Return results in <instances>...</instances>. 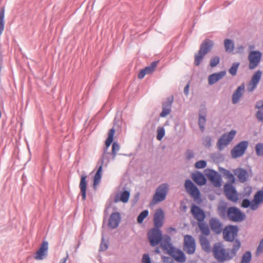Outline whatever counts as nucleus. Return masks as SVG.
Returning <instances> with one entry per match:
<instances>
[{
    "mask_svg": "<svg viewBox=\"0 0 263 263\" xmlns=\"http://www.w3.org/2000/svg\"><path fill=\"white\" fill-rule=\"evenodd\" d=\"M214 45V42L209 39H205L201 43L198 53L195 54L194 64L195 66L200 64L204 56L212 50Z\"/></svg>",
    "mask_w": 263,
    "mask_h": 263,
    "instance_id": "obj_3",
    "label": "nucleus"
},
{
    "mask_svg": "<svg viewBox=\"0 0 263 263\" xmlns=\"http://www.w3.org/2000/svg\"><path fill=\"white\" fill-rule=\"evenodd\" d=\"M249 142L244 140L237 144L231 150L232 158H237L241 157L245 154L248 146Z\"/></svg>",
    "mask_w": 263,
    "mask_h": 263,
    "instance_id": "obj_8",
    "label": "nucleus"
},
{
    "mask_svg": "<svg viewBox=\"0 0 263 263\" xmlns=\"http://www.w3.org/2000/svg\"><path fill=\"white\" fill-rule=\"evenodd\" d=\"M180 209L183 212H185L186 211L187 206L183 202H181L180 203Z\"/></svg>",
    "mask_w": 263,
    "mask_h": 263,
    "instance_id": "obj_58",
    "label": "nucleus"
},
{
    "mask_svg": "<svg viewBox=\"0 0 263 263\" xmlns=\"http://www.w3.org/2000/svg\"><path fill=\"white\" fill-rule=\"evenodd\" d=\"M171 238L170 236L165 235L164 239L161 241V247L164 251L169 255L172 254L173 251H175V248L171 242Z\"/></svg>",
    "mask_w": 263,
    "mask_h": 263,
    "instance_id": "obj_15",
    "label": "nucleus"
},
{
    "mask_svg": "<svg viewBox=\"0 0 263 263\" xmlns=\"http://www.w3.org/2000/svg\"><path fill=\"white\" fill-rule=\"evenodd\" d=\"M226 74L225 70L221 71L219 72L214 73L210 74L208 78V83L210 85H213L222 79Z\"/></svg>",
    "mask_w": 263,
    "mask_h": 263,
    "instance_id": "obj_22",
    "label": "nucleus"
},
{
    "mask_svg": "<svg viewBox=\"0 0 263 263\" xmlns=\"http://www.w3.org/2000/svg\"><path fill=\"white\" fill-rule=\"evenodd\" d=\"M87 176L85 175H82L81 176V180L79 187L81 190V194L82 195V200L84 201L86 197V189H87Z\"/></svg>",
    "mask_w": 263,
    "mask_h": 263,
    "instance_id": "obj_25",
    "label": "nucleus"
},
{
    "mask_svg": "<svg viewBox=\"0 0 263 263\" xmlns=\"http://www.w3.org/2000/svg\"><path fill=\"white\" fill-rule=\"evenodd\" d=\"M224 46L226 52H232L234 49V44L233 42L229 39H225L224 41Z\"/></svg>",
    "mask_w": 263,
    "mask_h": 263,
    "instance_id": "obj_31",
    "label": "nucleus"
},
{
    "mask_svg": "<svg viewBox=\"0 0 263 263\" xmlns=\"http://www.w3.org/2000/svg\"><path fill=\"white\" fill-rule=\"evenodd\" d=\"M142 261L143 263H152L151 259L149 254H143L142 258Z\"/></svg>",
    "mask_w": 263,
    "mask_h": 263,
    "instance_id": "obj_51",
    "label": "nucleus"
},
{
    "mask_svg": "<svg viewBox=\"0 0 263 263\" xmlns=\"http://www.w3.org/2000/svg\"><path fill=\"white\" fill-rule=\"evenodd\" d=\"M234 173L237 176L240 182L243 183L247 181L248 174L246 170L242 168H237L234 170Z\"/></svg>",
    "mask_w": 263,
    "mask_h": 263,
    "instance_id": "obj_24",
    "label": "nucleus"
},
{
    "mask_svg": "<svg viewBox=\"0 0 263 263\" xmlns=\"http://www.w3.org/2000/svg\"><path fill=\"white\" fill-rule=\"evenodd\" d=\"M201 233L205 236H208L210 234V230L208 224L204 221L198 224Z\"/></svg>",
    "mask_w": 263,
    "mask_h": 263,
    "instance_id": "obj_33",
    "label": "nucleus"
},
{
    "mask_svg": "<svg viewBox=\"0 0 263 263\" xmlns=\"http://www.w3.org/2000/svg\"><path fill=\"white\" fill-rule=\"evenodd\" d=\"M202 249L206 253L211 252L210 242L205 236H201L199 238Z\"/></svg>",
    "mask_w": 263,
    "mask_h": 263,
    "instance_id": "obj_27",
    "label": "nucleus"
},
{
    "mask_svg": "<svg viewBox=\"0 0 263 263\" xmlns=\"http://www.w3.org/2000/svg\"><path fill=\"white\" fill-rule=\"evenodd\" d=\"M245 90V84L242 83L238 86L232 95V103L236 104L241 98Z\"/></svg>",
    "mask_w": 263,
    "mask_h": 263,
    "instance_id": "obj_23",
    "label": "nucleus"
},
{
    "mask_svg": "<svg viewBox=\"0 0 263 263\" xmlns=\"http://www.w3.org/2000/svg\"><path fill=\"white\" fill-rule=\"evenodd\" d=\"M148 215V211L145 210L141 212L138 215L137 220L138 223H141L144 219Z\"/></svg>",
    "mask_w": 263,
    "mask_h": 263,
    "instance_id": "obj_39",
    "label": "nucleus"
},
{
    "mask_svg": "<svg viewBox=\"0 0 263 263\" xmlns=\"http://www.w3.org/2000/svg\"><path fill=\"white\" fill-rule=\"evenodd\" d=\"M184 186L187 192L195 198H198L200 195V193L198 187L190 179L185 180Z\"/></svg>",
    "mask_w": 263,
    "mask_h": 263,
    "instance_id": "obj_12",
    "label": "nucleus"
},
{
    "mask_svg": "<svg viewBox=\"0 0 263 263\" xmlns=\"http://www.w3.org/2000/svg\"><path fill=\"white\" fill-rule=\"evenodd\" d=\"M164 218V215L163 210L161 209H157L154 217V228L160 229L163 225Z\"/></svg>",
    "mask_w": 263,
    "mask_h": 263,
    "instance_id": "obj_18",
    "label": "nucleus"
},
{
    "mask_svg": "<svg viewBox=\"0 0 263 263\" xmlns=\"http://www.w3.org/2000/svg\"><path fill=\"white\" fill-rule=\"evenodd\" d=\"M168 191V184L166 183L159 185L156 190L152 202L154 204L158 203L164 200Z\"/></svg>",
    "mask_w": 263,
    "mask_h": 263,
    "instance_id": "obj_4",
    "label": "nucleus"
},
{
    "mask_svg": "<svg viewBox=\"0 0 263 263\" xmlns=\"http://www.w3.org/2000/svg\"><path fill=\"white\" fill-rule=\"evenodd\" d=\"M238 226L229 225L223 230V239L228 242H233V247L230 251L227 252L220 242L214 244L212 252L216 260L219 262H223L232 259L235 257L241 247V242L238 239H235L238 234Z\"/></svg>",
    "mask_w": 263,
    "mask_h": 263,
    "instance_id": "obj_1",
    "label": "nucleus"
},
{
    "mask_svg": "<svg viewBox=\"0 0 263 263\" xmlns=\"http://www.w3.org/2000/svg\"><path fill=\"white\" fill-rule=\"evenodd\" d=\"M255 117L257 119L262 123H263V111L261 110H258L255 114Z\"/></svg>",
    "mask_w": 263,
    "mask_h": 263,
    "instance_id": "obj_49",
    "label": "nucleus"
},
{
    "mask_svg": "<svg viewBox=\"0 0 263 263\" xmlns=\"http://www.w3.org/2000/svg\"><path fill=\"white\" fill-rule=\"evenodd\" d=\"M236 52L242 53L244 50V47L242 45L238 46L236 48Z\"/></svg>",
    "mask_w": 263,
    "mask_h": 263,
    "instance_id": "obj_57",
    "label": "nucleus"
},
{
    "mask_svg": "<svg viewBox=\"0 0 263 263\" xmlns=\"http://www.w3.org/2000/svg\"><path fill=\"white\" fill-rule=\"evenodd\" d=\"M251 201L248 199H244L241 203V206L243 208H248L251 205Z\"/></svg>",
    "mask_w": 263,
    "mask_h": 263,
    "instance_id": "obj_52",
    "label": "nucleus"
},
{
    "mask_svg": "<svg viewBox=\"0 0 263 263\" xmlns=\"http://www.w3.org/2000/svg\"><path fill=\"white\" fill-rule=\"evenodd\" d=\"M68 258V255L66 257H64L60 260V261L59 263H66L67 260Z\"/></svg>",
    "mask_w": 263,
    "mask_h": 263,
    "instance_id": "obj_62",
    "label": "nucleus"
},
{
    "mask_svg": "<svg viewBox=\"0 0 263 263\" xmlns=\"http://www.w3.org/2000/svg\"><path fill=\"white\" fill-rule=\"evenodd\" d=\"M5 10L4 7L0 8V36L2 34L5 27Z\"/></svg>",
    "mask_w": 263,
    "mask_h": 263,
    "instance_id": "obj_30",
    "label": "nucleus"
},
{
    "mask_svg": "<svg viewBox=\"0 0 263 263\" xmlns=\"http://www.w3.org/2000/svg\"><path fill=\"white\" fill-rule=\"evenodd\" d=\"M162 259L164 262H168L170 260V258L167 256H163Z\"/></svg>",
    "mask_w": 263,
    "mask_h": 263,
    "instance_id": "obj_61",
    "label": "nucleus"
},
{
    "mask_svg": "<svg viewBox=\"0 0 263 263\" xmlns=\"http://www.w3.org/2000/svg\"><path fill=\"white\" fill-rule=\"evenodd\" d=\"M191 213L194 218L198 221V224L204 221L206 215L203 210L195 204H192Z\"/></svg>",
    "mask_w": 263,
    "mask_h": 263,
    "instance_id": "obj_10",
    "label": "nucleus"
},
{
    "mask_svg": "<svg viewBox=\"0 0 263 263\" xmlns=\"http://www.w3.org/2000/svg\"><path fill=\"white\" fill-rule=\"evenodd\" d=\"M193 181L198 185L202 186L206 184L207 180L205 176L201 172L197 171L192 176Z\"/></svg>",
    "mask_w": 263,
    "mask_h": 263,
    "instance_id": "obj_20",
    "label": "nucleus"
},
{
    "mask_svg": "<svg viewBox=\"0 0 263 263\" xmlns=\"http://www.w3.org/2000/svg\"><path fill=\"white\" fill-rule=\"evenodd\" d=\"M48 242L43 241L39 248L35 253L34 258L36 260H43L47 256L48 250Z\"/></svg>",
    "mask_w": 263,
    "mask_h": 263,
    "instance_id": "obj_13",
    "label": "nucleus"
},
{
    "mask_svg": "<svg viewBox=\"0 0 263 263\" xmlns=\"http://www.w3.org/2000/svg\"><path fill=\"white\" fill-rule=\"evenodd\" d=\"M220 58L218 56H215L211 58L210 61V65L211 67H214L216 66L219 63Z\"/></svg>",
    "mask_w": 263,
    "mask_h": 263,
    "instance_id": "obj_44",
    "label": "nucleus"
},
{
    "mask_svg": "<svg viewBox=\"0 0 263 263\" xmlns=\"http://www.w3.org/2000/svg\"><path fill=\"white\" fill-rule=\"evenodd\" d=\"M252 258V254L250 251H246L242 255L241 263H250Z\"/></svg>",
    "mask_w": 263,
    "mask_h": 263,
    "instance_id": "obj_37",
    "label": "nucleus"
},
{
    "mask_svg": "<svg viewBox=\"0 0 263 263\" xmlns=\"http://www.w3.org/2000/svg\"><path fill=\"white\" fill-rule=\"evenodd\" d=\"M206 175L210 181H211L214 185V186L216 187L220 186V176L217 172L213 170H210Z\"/></svg>",
    "mask_w": 263,
    "mask_h": 263,
    "instance_id": "obj_14",
    "label": "nucleus"
},
{
    "mask_svg": "<svg viewBox=\"0 0 263 263\" xmlns=\"http://www.w3.org/2000/svg\"><path fill=\"white\" fill-rule=\"evenodd\" d=\"M130 197L129 191L125 190L123 191L120 195V200L123 203H126L128 202Z\"/></svg>",
    "mask_w": 263,
    "mask_h": 263,
    "instance_id": "obj_40",
    "label": "nucleus"
},
{
    "mask_svg": "<svg viewBox=\"0 0 263 263\" xmlns=\"http://www.w3.org/2000/svg\"><path fill=\"white\" fill-rule=\"evenodd\" d=\"M158 62L159 61H154L149 66H148L144 68L147 74H151L154 71Z\"/></svg>",
    "mask_w": 263,
    "mask_h": 263,
    "instance_id": "obj_36",
    "label": "nucleus"
},
{
    "mask_svg": "<svg viewBox=\"0 0 263 263\" xmlns=\"http://www.w3.org/2000/svg\"><path fill=\"white\" fill-rule=\"evenodd\" d=\"M121 221V215L119 212L112 213L108 220V227L111 229H114L118 227Z\"/></svg>",
    "mask_w": 263,
    "mask_h": 263,
    "instance_id": "obj_17",
    "label": "nucleus"
},
{
    "mask_svg": "<svg viewBox=\"0 0 263 263\" xmlns=\"http://www.w3.org/2000/svg\"><path fill=\"white\" fill-rule=\"evenodd\" d=\"M236 131L232 129L231 130L228 134H226V137L227 138V143H230L234 138L235 135H236Z\"/></svg>",
    "mask_w": 263,
    "mask_h": 263,
    "instance_id": "obj_46",
    "label": "nucleus"
},
{
    "mask_svg": "<svg viewBox=\"0 0 263 263\" xmlns=\"http://www.w3.org/2000/svg\"><path fill=\"white\" fill-rule=\"evenodd\" d=\"M218 212L219 215L222 218H226L228 216V209L226 205H222L218 207Z\"/></svg>",
    "mask_w": 263,
    "mask_h": 263,
    "instance_id": "obj_34",
    "label": "nucleus"
},
{
    "mask_svg": "<svg viewBox=\"0 0 263 263\" xmlns=\"http://www.w3.org/2000/svg\"><path fill=\"white\" fill-rule=\"evenodd\" d=\"M245 217V214L238 208L231 206L228 208V218L230 220L234 222H240L243 221Z\"/></svg>",
    "mask_w": 263,
    "mask_h": 263,
    "instance_id": "obj_7",
    "label": "nucleus"
},
{
    "mask_svg": "<svg viewBox=\"0 0 263 263\" xmlns=\"http://www.w3.org/2000/svg\"><path fill=\"white\" fill-rule=\"evenodd\" d=\"M255 107L256 109H263V99L257 101Z\"/></svg>",
    "mask_w": 263,
    "mask_h": 263,
    "instance_id": "obj_54",
    "label": "nucleus"
},
{
    "mask_svg": "<svg viewBox=\"0 0 263 263\" xmlns=\"http://www.w3.org/2000/svg\"><path fill=\"white\" fill-rule=\"evenodd\" d=\"M120 146L118 143L116 142H114L112 145V152L111 155L112 159L114 160L116 156L117 152L119 150Z\"/></svg>",
    "mask_w": 263,
    "mask_h": 263,
    "instance_id": "obj_43",
    "label": "nucleus"
},
{
    "mask_svg": "<svg viewBox=\"0 0 263 263\" xmlns=\"http://www.w3.org/2000/svg\"><path fill=\"white\" fill-rule=\"evenodd\" d=\"M165 135V129L163 127H159L157 129V139L160 141L162 139Z\"/></svg>",
    "mask_w": 263,
    "mask_h": 263,
    "instance_id": "obj_42",
    "label": "nucleus"
},
{
    "mask_svg": "<svg viewBox=\"0 0 263 263\" xmlns=\"http://www.w3.org/2000/svg\"><path fill=\"white\" fill-rule=\"evenodd\" d=\"M227 142V138L226 137V134H224L220 137L217 142V147L220 151L222 150L224 147L229 143Z\"/></svg>",
    "mask_w": 263,
    "mask_h": 263,
    "instance_id": "obj_32",
    "label": "nucleus"
},
{
    "mask_svg": "<svg viewBox=\"0 0 263 263\" xmlns=\"http://www.w3.org/2000/svg\"><path fill=\"white\" fill-rule=\"evenodd\" d=\"M261 77V71L260 70L257 71L254 75L252 76L251 79V82L253 84V86L252 88L249 89V91H252L254 88L256 87V85L259 83L260 78Z\"/></svg>",
    "mask_w": 263,
    "mask_h": 263,
    "instance_id": "obj_28",
    "label": "nucleus"
},
{
    "mask_svg": "<svg viewBox=\"0 0 263 263\" xmlns=\"http://www.w3.org/2000/svg\"><path fill=\"white\" fill-rule=\"evenodd\" d=\"M176 231V229L175 228H173V227H170L168 228V232H175Z\"/></svg>",
    "mask_w": 263,
    "mask_h": 263,
    "instance_id": "obj_63",
    "label": "nucleus"
},
{
    "mask_svg": "<svg viewBox=\"0 0 263 263\" xmlns=\"http://www.w3.org/2000/svg\"><path fill=\"white\" fill-rule=\"evenodd\" d=\"M255 151L257 156H263V143H258L256 144Z\"/></svg>",
    "mask_w": 263,
    "mask_h": 263,
    "instance_id": "obj_41",
    "label": "nucleus"
},
{
    "mask_svg": "<svg viewBox=\"0 0 263 263\" xmlns=\"http://www.w3.org/2000/svg\"><path fill=\"white\" fill-rule=\"evenodd\" d=\"M209 224L214 233L219 234L222 231V224L218 218H211L209 221Z\"/></svg>",
    "mask_w": 263,
    "mask_h": 263,
    "instance_id": "obj_16",
    "label": "nucleus"
},
{
    "mask_svg": "<svg viewBox=\"0 0 263 263\" xmlns=\"http://www.w3.org/2000/svg\"><path fill=\"white\" fill-rule=\"evenodd\" d=\"M259 204V203H258L257 202H253V200L252 202H251V205H250V207L252 210L254 211V210H256L258 208Z\"/></svg>",
    "mask_w": 263,
    "mask_h": 263,
    "instance_id": "obj_56",
    "label": "nucleus"
},
{
    "mask_svg": "<svg viewBox=\"0 0 263 263\" xmlns=\"http://www.w3.org/2000/svg\"><path fill=\"white\" fill-rule=\"evenodd\" d=\"M139 197H140V193L139 192H137L135 194V197H134V200L136 202H137L138 200H139Z\"/></svg>",
    "mask_w": 263,
    "mask_h": 263,
    "instance_id": "obj_60",
    "label": "nucleus"
},
{
    "mask_svg": "<svg viewBox=\"0 0 263 263\" xmlns=\"http://www.w3.org/2000/svg\"><path fill=\"white\" fill-rule=\"evenodd\" d=\"M221 172L228 180V184H233L235 182V178L234 175L231 172L225 168H221Z\"/></svg>",
    "mask_w": 263,
    "mask_h": 263,
    "instance_id": "obj_29",
    "label": "nucleus"
},
{
    "mask_svg": "<svg viewBox=\"0 0 263 263\" xmlns=\"http://www.w3.org/2000/svg\"><path fill=\"white\" fill-rule=\"evenodd\" d=\"M115 133V129L114 128L110 129L108 132V138L105 141V147L104 148L103 153L98 162V168L93 178V187H95L96 185L100 182L103 165L105 163L107 165L109 161L110 157L112 155L111 153L107 152V150L113 141Z\"/></svg>",
    "mask_w": 263,
    "mask_h": 263,
    "instance_id": "obj_2",
    "label": "nucleus"
},
{
    "mask_svg": "<svg viewBox=\"0 0 263 263\" xmlns=\"http://www.w3.org/2000/svg\"><path fill=\"white\" fill-rule=\"evenodd\" d=\"M206 123V109H202L200 110L198 119V125L200 130L203 132L205 130V125Z\"/></svg>",
    "mask_w": 263,
    "mask_h": 263,
    "instance_id": "obj_26",
    "label": "nucleus"
},
{
    "mask_svg": "<svg viewBox=\"0 0 263 263\" xmlns=\"http://www.w3.org/2000/svg\"><path fill=\"white\" fill-rule=\"evenodd\" d=\"M224 191L227 198L233 202H237L238 200L237 191L232 184H226L224 185Z\"/></svg>",
    "mask_w": 263,
    "mask_h": 263,
    "instance_id": "obj_11",
    "label": "nucleus"
},
{
    "mask_svg": "<svg viewBox=\"0 0 263 263\" xmlns=\"http://www.w3.org/2000/svg\"><path fill=\"white\" fill-rule=\"evenodd\" d=\"M206 161L203 160H201L196 162L195 164V167L198 169L204 168L206 166Z\"/></svg>",
    "mask_w": 263,
    "mask_h": 263,
    "instance_id": "obj_45",
    "label": "nucleus"
},
{
    "mask_svg": "<svg viewBox=\"0 0 263 263\" xmlns=\"http://www.w3.org/2000/svg\"><path fill=\"white\" fill-rule=\"evenodd\" d=\"M196 249V241L194 238L190 235H186L184 236L183 250L189 255L195 253Z\"/></svg>",
    "mask_w": 263,
    "mask_h": 263,
    "instance_id": "obj_6",
    "label": "nucleus"
},
{
    "mask_svg": "<svg viewBox=\"0 0 263 263\" xmlns=\"http://www.w3.org/2000/svg\"><path fill=\"white\" fill-rule=\"evenodd\" d=\"M104 239L103 237L102 238V242L100 246V251H104L108 249V245L106 242H104Z\"/></svg>",
    "mask_w": 263,
    "mask_h": 263,
    "instance_id": "obj_50",
    "label": "nucleus"
},
{
    "mask_svg": "<svg viewBox=\"0 0 263 263\" xmlns=\"http://www.w3.org/2000/svg\"><path fill=\"white\" fill-rule=\"evenodd\" d=\"M147 238L152 247L157 246L162 239L161 231L159 229L152 228L147 232Z\"/></svg>",
    "mask_w": 263,
    "mask_h": 263,
    "instance_id": "obj_5",
    "label": "nucleus"
},
{
    "mask_svg": "<svg viewBox=\"0 0 263 263\" xmlns=\"http://www.w3.org/2000/svg\"><path fill=\"white\" fill-rule=\"evenodd\" d=\"M169 255L171 256L177 262L183 263L186 260L185 255L180 249L175 248V251H173L172 254Z\"/></svg>",
    "mask_w": 263,
    "mask_h": 263,
    "instance_id": "obj_21",
    "label": "nucleus"
},
{
    "mask_svg": "<svg viewBox=\"0 0 263 263\" xmlns=\"http://www.w3.org/2000/svg\"><path fill=\"white\" fill-rule=\"evenodd\" d=\"M262 57V53L259 50L251 51L249 52L248 60L250 69H255L259 64Z\"/></svg>",
    "mask_w": 263,
    "mask_h": 263,
    "instance_id": "obj_9",
    "label": "nucleus"
},
{
    "mask_svg": "<svg viewBox=\"0 0 263 263\" xmlns=\"http://www.w3.org/2000/svg\"><path fill=\"white\" fill-rule=\"evenodd\" d=\"M253 202L261 203L263 202V190H259L256 192L254 196Z\"/></svg>",
    "mask_w": 263,
    "mask_h": 263,
    "instance_id": "obj_35",
    "label": "nucleus"
},
{
    "mask_svg": "<svg viewBox=\"0 0 263 263\" xmlns=\"http://www.w3.org/2000/svg\"><path fill=\"white\" fill-rule=\"evenodd\" d=\"M203 144L205 147H209L211 145V138L209 136H206L203 138Z\"/></svg>",
    "mask_w": 263,
    "mask_h": 263,
    "instance_id": "obj_48",
    "label": "nucleus"
},
{
    "mask_svg": "<svg viewBox=\"0 0 263 263\" xmlns=\"http://www.w3.org/2000/svg\"><path fill=\"white\" fill-rule=\"evenodd\" d=\"M173 101V97H170L166 100V101L162 104V111L160 114V117H165L167 116L171 111V106Z\"/></svg>",
    "mask_w": 263,
    "mask_h": 263,
    "instance_id": "obj_19",
    "label": "nucleus"
},
{
    "mask_svg": "<svg viewBox=\"0 0 263 263\" xmlns=\"http://www.w3.org/2000/svg\"><path fill=\"white\" fill-rule=\"evenodd\" d=\"M185 159L187 160H190L195 157V154L193 150L187 149L185 153Z\"/></svg>",
    "mask_w": 263,
    "mask_h": 263,
    "instance_id": "obj_47",
    "label": "nucleus"
},
{
    "mask_svg": "<svg viewBox=\"0 0 263 263\" xmlns=\"http://www.w3.org/2000/svg\"><path fill=\"white\" fill-rule=\"evenodd\" d=\"M263 252V238L260 241L259 246L256 249V253L260 254Z\"/></svg>",
    "mask_w": 263,
    "mask_h": 263,
    "instance_id": "obj_53",
    "label": "nucleus"
},
{
    "mask_svg": "<svg viewBox=\"0 0 263 263\" xmlns=\"http://www.w3.org/2000/svg\"><path fill=\"white\" fill-rule=\"evenodd\" d=\"M239 65V62H235L232 64V65L229 69V72L232 76H234L237 74Z\"/></svg>",
    "mask_w": 263,
    "mask_h": 263,
    "instance_id": "obj_38",
    "label": "nucleus"
},
{
    "mask_svg": "<svg viewBox=\"0 0 263 263\" xmlns=\"http://www.w3.org/2000/svg\"><path fill=\"white\" fill-rule=\"evenodd\" d=\"M147 74L145 70H144V69H142L139 72V74H138V78L140 79H143L145 76Z\"/></svg>",
    "mask_w": 263,
    "mask_h": 263,
    "instance_id": "obj_55",
    "label": "nucleus"
},
{
    "mask_svg": "<svg viewBox=\"0 0 263 263\" xmlns=\"http://www.w3.org/2000/svg\"><path fill=\"white\" fill-rule=\"evenodd\" d=\"M255 48V46L253 45H250L249 47V49L252 50Z\"/></svg>",
    "mask_w": 263,
    "mask_h": 263,
    "instance_id": "obj_64",
    "label": "nucleus"
},
{
    "mask_svg": "<svg viewBox=\"0 0 263 263\" xmlns=\"http://www.w3.org/2000/svg\"><path fill=\"white\" fill-rule=\"evenodd\" d=\"M189 87H190V83H188V84L184 88L183 91H184V94L186 96H187L189 95Z\"/></svg>",
    "mask_w": 263,
    "mask_h": 263,
    "instance_id": "obj_59",
    "label": "nucleus"
}]
</instances>
